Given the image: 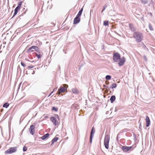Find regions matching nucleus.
<instances>
[{
	"instance_id": "40",
	"label": "nucleus",
	"mask_w": 155,
	"mask_h": 155,
	"mask_svg": "<svg viewBox=\"0 0 155 155\" xmlns=\"http://www.w3.org/2000/svg\"><path fill=\"white\" fill-rule=\"evenodd\" d=\"M64 86H65H65H67L68 87V86L66 84H64Z\"/></svg>"
},
{
	"instance_id": "11",
	"label": "nucleus",
	"mask_w": 155,
	"mask_h": 155,
	"mask_svg": "<svg viewBox=\"0 0 155 155\" xmlns=\"http://www.w3.org/2000/svg\"><path fill=\"white\" fill-rule=\"evenodd\" d=\"M80 20V18L79 17L76 16V17L74 18V24H77L78 23Z\"/></svg>"
},
{
	"instance_id": "36",
	"label": "nucleus",
	"mask_w": 155,
	"mask_h": 155,
	"mask_svg": "<svg viewBox=\"0 0 155 155\" xmlns=\"http://www.w3.org/2000/svg\"><path fill=\"white\" fill-rule=\"evenodd\" d=\"M148 14L149 15L151 16V17H152V14L150 12H149V13H148Z\"/></svg>"
},
{
	"instance_id": "15",
	"label": "nucleus",
	"mask_w": 155,
	"mask_h": 155,
	"mask_svg": "<svg viewBox=\"0 0 155 155\" xmlns=\"http://www.w3.org/2000/svg\"><path fill=\"white\" fill-rule=\"evenodd\" d=\"M49 135V134L48 133H47V134H45L43 136L41 137V138L42 140H45V139L46 138L48 137Z\"/></svg>"
},
{
	"instance_id": "31",
	"label": "nucleus",
	"mask_w": 155,
	"mask_h": 155,
	"mask_svg": "<svg viewBox=\"0 0 155 155\" xmlns=\"http://www.w3.org/2000/svg\"><path fill=\"white\" fill-rule=\"evenodd\" d=\"M21 65L23 66L24 67H25V65L23 62H21Z\"/></svg>"
},
{
	"instance_id": "35",
	"label": "nucleus",
	"mask_w": 155,
	"mask_h": 155,
	"mask_svg": "<svg viewBox=\"0 0 155 155\" xmlns=\"http://www.w3.org/2000/svg\"><path fill=\"white\" fill-rule=\"evenodd\" d=\"M143 58L145 61H147V58L146 56L145 55L143 56Z\"/></svg>"
},
{
	"instance_id": "3",
	"label": "nucleus",
	"mask_w": 155,
	"mask_h": 155,
	"mask_svg": "<svg viewBox=\"0 0 155 155\" xmlns=\"http://www.w3.org/2000/svg\"><path fill=\"white\" fill-rule=\"evenodd\" d=\"M17 151V147H11L5 151L6 154H11Z\"/></svg>"
},
{
	"instance_id": "39",
	"label": "nucleus",
	"mask_w": 155,
	"mask_h": 155,
	"mask_svg": "<svg viewBox=\"0 0 155 155\" xmlns=\"http://www.w3.org/2000/svg\"><path fill=\"white\" fill-rule=\"evenodd\" d=\"M53 92V91H52L50 93V94L49 96H50L51 94Z\"/></svg>"
},
{
	"instance_id": "22",
	"label": "nucleus",
	"mask_w": 155,
	"mask_h": 155,
	"mask_svg": "<svg viewBox=\"0 0 155 155\" xmlns=\"http://www.w3.org/2000/svg\"><path fill=\"white\" fill-rule=\"evenodd\" d=\"M104 25L105 26H107L108 25V21H104Z\"/></svg>"
},
{
	"instance_id": "2",
	"label": "nucleus",
	"mask_w": 155,
	"mask_h": 155,
	"mask_svg": "<svg viewBox=\"0 0 155 155\" xmlns=\"http://www.w3.org/2000/svg\"><path fill=\"white\" fill-rule=\"evenodd\" d=\"M110 141V136L109 135H107L105 137L104 140V144L105 148L108 149L109 148V142Z\"/></svg>"
},
{
	"instance_id": "24",
	"label": "nucleus",
	"mask_w": 155,
	"mask_h": 155,
	"mask_svg": "<svg viewBox=\"0 0 155 155\" xmlns=\"http://www.w3.org/2000/svg\"><path fill=\"white\" fill-rule=\"evenodd\" d=\"M22 5V2H18V5L17 7H19V8H20L21 6Z\"/></svg>"
},
{
	"instance_id": "8",
	"label": "nucleus",
	"mask_w": 155,
	"mask_h": 155,
	"mask_svg": "<svg viewBox=\"0 0 155 155\" xmlns=\"http://www.w3.org/2000/svg\"><path fill=\"white\" fill-rule=\"evenodd\" d=\"M95 132V130L94 129V127H93L91 129L90 134V142L91 143H92V138L93 137Z\"/></svg>"
},
{
	"instance_id": "41",
	"label": "nucleus",
	"mask_w": 155,
	"mask_h": 155,
	"mask_svg": "<svg viewBox=\"0 0 155 155\" xmlns=\"http://www.w3.org/2000/svg\"><path fill=\"white\" fill-rule=\"evenodd\" d=\"M57 117L58 118V115H57Z\"/></svg>"
},
{
	"instance_id": "23",
	"label": "nucleus",
	"mask_w": 155,
	"mask_h": 155,
	"mask_svg": "<svg viewBox=\"0 0 155 155\" xmlns=\"http://www.w3.org/2000/svg\"><path fill=\"white\" fill-rule=\"evenodd\" d=\"M117 86V84H116L114 83L112 84L111 87L112 88H115Z\"/></svg>"
},
{
	"instance_id": "10",
	"label": "nucleus",
	"mask_w": 155,
	"mask_h": 155,
	"mask_svg": "<svg viewBox=\"0 0 155 155\" xmlns=\"http://www.w3.org/2000/svg\"><path fill=\"white\" fill-rule=\"evenodd\" d=\"M50 120L52 122L54 125L56 126L58 124V122L55 117H51Z\"/></svg>"
},
{
	"instance_id": "16",
	"label": "nucleus",
	"mask_w": 155,
	"mask_h": 155,
	"mask_svg": "<svg viewBox=\"0 0 155 155\" xmlns=\"http://www.w3.org/2000/svg\"><path fill=\"white\" fill-rule=\"evenodd\" d=\"M115 99L116 97L115 96H111L110 99L111 103H112L115 100Z\"/></svg>"
},
{
	"instance_id": "20",
	"label": "nucleus",
	"mask_w": 155,
	"mask_h": 155,
	"mask_svg": "<svg viewBox=\"0 0 155 155\" xmlns=\"http://www.w3.org/2000/svg\"><path fill=\"white\" fill-rule=\"evenodd\" d=\"M9 104L8 103H5L3 105V107L7 108L9 106Z\"/></svg>"
},
{
	"instance_id": "30",
	"label": "nucleus",
	"mask_w": 155,
	"mask_h": 155,
	"mask_svg": "<svg viewBox=\"0 0 155 155\" xmlns=\"http://www.w3.org/2000/svg\"><path fill=\"white\" fill-rule=\"evenodd\" d=\"M20 8L19 7H17L15 9V11L18 12V11L19 10Z\"/></svg>"
},
{
	"instance_id": "12",
	"label": "nucleus",
	"mask_w": 155,
	"mask_h": 155,
	"mask_svg": "<svg viewBox=\"0 0 155 155\" xmlns=\"http://www.w3.org/2000/svg\"><path fill=\"white\" fill-rule=\"evenodd\" d=\"M72 92L73 94H78L79 93V91L76 88H72Z\"/></svg>"
},
{
	"instance_id": "28",
	"label": "nucleus",
	"mask_w": 155,
	"mask_h": 155,
	"mask_svg": "<svg viewBox=\"0 0 155 155\" xmlns=\"http://www.w3.org/2000/svg\"><path fill=\"white\" fill-rule=\"evenodd\" d=\"M27 148L26 147L24 146L23 147V150L24 151H26L27 150Z\"/></svg>"
},
{
	"instance_id": "21",
	"label": "nucleus",
	"mask_w": 155,
	"mask_h": 155,
	"mask_svg": "<svg viewBox=\"0 0 155 155\" xmlns=\"http://www.w3.org/2000/svg\"><path fill=\"white\" fill-rule=\"evenodd\" d=\"M111 78V77L109 75H107L105 77V78L106 80H110Z\"/></svg>"
},
{
	"instance_id": "1",
	"label": "nucleus",
	"mask_w": 155,
	"mask_h": 155,
	"mask_svg": "<svg viewBox=\"0 0 155 155\" xmlns=\"http://www.w3.org/2000/svg\"><path fill=\"white\" fill-rule=\"evenodd\" d=\"M133 36L136 41L137 42L141 41L143 38L142 33L138 32H134L133 34Z\"/></svg>"
},
{
	"instance_id": "7",
	"label": "nucleus",
	"mask_w": 155,
	"mask_h": 155,
	"mask_svg": "<svg viewBox=\"0 0 155 155\" xmlns=\"http://www.w3.org/2000/svg\"><path fill=\"white\" fill-rule=\"evenodd\" d=\"M125 61V58L124 57L120 58L119 60L118 64L120 66H121L124 65Z\"/></svg>"
},
{
	"instance_id": "14",
	"label": "nucleus",
	"mask_w": 155,
	"mask_h": 155,
	"mask_svg": "<svg viewBox=\"0 0 155 155\" xmlns=\"http://www.w3.org/2000/svg\"><path fill=\"white\" fill-rule=\"evenodd\" d=\"M29 131L30 133L32 135H33L34 133V126L33 125H31L30 126V128H29Z\"/></svg>"
},
{
	"instance_id": "29",
	"label": "nucleus",
	"mask_w": 155,
	"mask_h": 155,
	"mask_svg": "<svg viewBox=\"0 0 155 155\" xmlns=\"http://www.w3.org/2000/svg\"><path fill=\"white\" fill-rule=\"evenodd\" d=\"M52 110L55 111H57L58 110V108L55 107H52Z\"/></svg>"
},
{
	"instance_id": "32",
	"label": "nucleus",
	"mask_w": 155,
	"mask_h": 155,
	"mask_svg": "<svg viewBox=\"0 0 155 155\" xmlns=\"http://www.w3.org/2000/svg\"><path fill=\"white\" fill-rule=\"evenodd\" d=\"M36 56L38 58H40L41 57V56L40 55L38 54H36Z\"/></svg>"
},
{
	"instance_id": "26",
	"label": "nucleus",
	"mask_w": 155,
	"mask_h": 155,
	"mask_svg": "<svg viewBox=\"0 0 155 155\" xmlns=\"http://www.w3.org/2000/svg\"><path fill=\"white\" fill-rule=\"evenodd\" d=\"M149 27L150 29V30L152 31L153 30V29L152 28V26L150 24H149Z\"/></svg>"
},
{
	"instance_id": "6",
	"label": "nucleus",
	"mask_w": 155,
	"mask_h": 155,
	"mask_svg": "<svg viewBox=\"0 0 155 155\" xmlns=\"http://www.w3.org/2000/svg\"><path fill=\"white\" fill-rule=\"evenodd\" d=\"M132 146L127 147L126 146H124L122 147L121 149L124 152H126L130 150H133L132 149Z\"/></svg>"
},
{
	"instance_id": "38",
	"label": "nucleus",
	"mask_w": 155,
	"mask_h": 155,
	"mask_svg": "<svg viewBox=\"0 0 155 155\" xmlns=\"http://www.w3.org/2000/svg\"><path fill=\"white\" fill-rule=\"evenodd\" d=\"M35 73V71H33V72L32 73V74H34Z\"/></svg>"
},
{
	"instance_id": "17",
	"label": "nucleus",
	"mask_w": 155,
	"mask_h": 155,
	"mask_svg": "<svg viewBox=\"0 0 155 155\" xmlns=\"http://www.w3.org/2000/svg\"><path fill=\"white\" fill-rule=\"evenodd\" d=\"M58 139V138L55 137H54L51 141V144H53L54 143L56 142Z\"/></svg>"
},
{
	"instance_id": "18",
	"label": "nucleus",
	"mask_w": 155,
	"mask_h": 155,
	"mask_svg": "<svg viewBox=\"0 0 155 155\" xmlns=\"http://www.w3.org/2000/svg\"><path fill=\"white\" fill-rule=\"evenodd\" d=\"M83 10V8H82L81 9V10L79 11L78 14V15H77V16L80 17L81 15Z\"/></svg>"
},
{
	"instance_id": "37",
	"label": "nucleus",
	"mask_w": 155,
	"mask_h": 155,
	"mask_svg": "<svg viewBox=\"0 0 155 155\" xmlns=\"http://www.w3.org/2000/svg\"><path fill=\"white\" fill-rule=\"evenodd\" d=\"M57 88H55L54 89V90H53V91H56V90H57Z\"/></svg>"
},
{
	"instance_id": "5",
	"label": "nucleus",
	"mask_w": 155,
	"mask_h": 155,
	"mask_svg": "<svg viewBox=\"0 0 155 155\" xmlns=\"http://www.w3.org/2000/svg\"><path fill=\"white\" fill-rule=\"evenodd\" d=\"M120 58V54L118 53H115L113 56V61L115 62H117Z\"/></svg>"
},
{
	"instance_id": "34",
	"label": "nucleus",
	"mask_w": 155,
	"mask_h": 155,
	"mask_svg": "<svg viewBox=\"0 0 155 155\" xmlns=\"http://www.w3.org/2000/svg\"><path fill=\"white\" fill-rule=\"evenodd\" d=\"M18 12L15 11V12L13 16L16 15L17 13Z\"/></svg>"
},
{
	"instance_id": "13",
	"label": "nucleus",
	"mask_w": 155,
	"mask_h": 155,
	"mask_svg": "<svg viewBox=\"0 0 155 155\" xmlns=\"http://www.w3.org/2000/svg\"><path fill=\"white\" fill-rule=\"evenodd\" d=\"M146 127H148L150 125V121L148 116H146Z\"/></svg>"
},
{
	"instance_id": "4",
	"label": "nucleus",
	"mask_w": 155,
	"mask_h": 155,
	"mask_svg": "<svg viewBox=\"0 0 155 155\" xmlns=\"http://www.w3.org/2000/svg\"><path fill=\"white\" fill-rule=\"evenodd\" d=\"M34 50L37 52L39 51V48H38L36 46L33 45L27 50V52H33Z\"/></svg>"
},
{
	"instance_id": "9",
	"label": "nucleus",
	"mask_w": 155,
	"mask_h": 155,
	"mask_svg": "<svg viewBox=\"0 0 155 155\" xmlns=\"http://www.w3.org/2000/svg\"><path fill=\"white\" fill-rule=\"evenodd\" d=\"M67 88L64 87H61L58 90V94H60L61 93L67 91Z\"/></svg>"
},
{
	"instance_id": "27",
	"label": "nucleus",
	"mask_w": 155,
	"mask_h": 155,
	"mask_svg": "<svg viewBox=\"0 0 155 155\" xmlns=\"http://www.w3.org/2000/svg\"><path fill=\"white\" fill-rule=\"evenodd\" d=\"M107 7V5H105L103 6L104 8L101 11V12H103L105 10L106 8Z\"/></svg>"
},
{
	"instance_id": "25",
	"label": "nucleus",
	"mask_w": 155,
	"mask_h": 155,
	"mask_svg": "<svg viewBox=\"0 0 155 155\" xmlns=\"http://www.w3.org/2000/svg\"><path fill=\"white\" fill-rule=\"evenodd\" d=\"M144 4H145L147 2V0H140Z\"/></svg>"
},
{
	"instance_id": "19",
	"label": "nucleus",
	"mask_w": 155,
	"mask_h": 155,
	"mask_svg": "<svg viewBox=\"0 0 155 155\" xmlns=\"http://www.w3.org/2000/svg\"><path fill=\"white\" fill-rule=\"evenodd\" d=\"M129 26L130 29L133 31H135V29L134 28V27L133 25L131 24H130Z\"/></svg>"
},
{
	"instance_id": "33",
	"label": "nucleus",
	"mask_w": 155,
	"mask_h": 155,
	"mask_svg": "<svg viewBox=\"0 0 155 155\" xmlns=\"http://www.w3.org/2000/svg\"><path fill=\"white\" fill-rule=\"evenodd\" d=\"M28 67L29 68H32L34 67V66L30 65Z\"/></svg>"
}]
</instances>
